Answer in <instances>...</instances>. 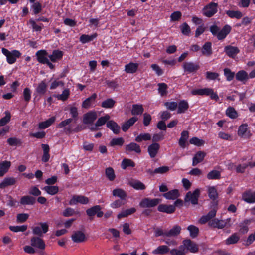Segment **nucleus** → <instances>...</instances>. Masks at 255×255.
Segmentation results:
<instances>
[{"instance_id":"nucleus-1","label":"nucleus","mask_w":255,"mask_h":255,"mask_svg":"<svg viewBox=\"0 0 255 255\" xmlns=\"http://www.w3.org/2000/svg\"><path fill=\"white\" fill-rule=\"evenodd\" d=\"M1 52L2 54L6 57V61L9 64L14 63L17 58H19L21 55V53L18 50H13L10 51L5 48L1 49Z\"/></svg>"},{"instance_id":"nucleus-2","label":"nucleus","mask_w":255,"mask_h":255,"mask_svg":"<svg viewBox=\"0 0 255 255\" xmlns=\"http://www.w3.org/2000/svg\"><path fill=\"white\" fill-rule=\"evenodd\" d=\"M192 95L210 96L211 99L215 100L216 101L219 100V97L217 93L214 92L213 89L209 88L192 90Z\"/></svg>"},{"instance_id":"nucleus-3","label":"nucleus","mask_w":255,"mask_h":255,"mask_svg":"<svg viewBox=\"0 0 255 255\" xmlns=\"http://www.w3.org/2000/svg\"><path fill=\"white\" fill-rule=\"evenodd\" d=\"M160 202L161 199L158 198H145L141 200L139 205L143 208H152L156 206Z\"/></svg>"},{"instance_id":"nucleus-4","label":"nucleus","mask_w":255,"mask_h":255,"mask_svg":"<svg viewBox=\"0 0 255 255\" xmlns=\"http://www.w3.org/2000/svg\"><path fill=\"white\" fill-rule=\"evenodd\" d=\"M102 208L100 205H95L86 210V212L90 220L93 219V217L96 215L98 218L102 217L104 213L101 211Z\"/></svg>"},{"instance_id":"nucleus-5","label":"nucleus","mask_w":255,"mask_h":255,"mask_svg":"<svg viewBox=\"0 0 255 255\" xmlns=\"http://www.w3.org/2000/svg\"><path fill=\"white\" fill-rule=\"evenodd\" d=\"M39 226H35L32 228V233L34 235L38 236L37 237H42L43 234L46 233L49 230V226L47 223L40 222Z\"/></svg>"},{"instance_id":"nucleus-6","label":"nucleus","mask_w":255,"mask_h":255,"mask_svg":"<svg viewBox=\"0 0 255 255\" xmlns=\"http://www.w3.org/2000/svg\"><path fill=\"white\" fill-rule=\"evenodd\" d=\"M218 4L211 2L205 6L203 9V14L208 17H211L217 12Z\"/></svg>"},{"instance_id":"nucleus-7","label":"nucleus","mask_w":255,"mask_h":255,"mask_svg":"<svg viewBox=\"0 0 255 255\" xmlns=\"http://www.w3.org/2000/svg\"><path fill=\"white\" fill-rule=\"evenodd\" d=\"M30 245L40 250H44L46 247L44 240L40 237L37 236H33L31 238Z\"/></svg>"},{"instance_id":"nucleus-8","label":"nucleus","mask_w":255,"mask_h":255,"mask_svg":"<svg viewBox=\"0 0 255 255\" xmlns=\"http://www.w3.org/2000/svg\"><path fill=\"white\" fill-rule=\"evenodd\" d=\"M97 118V114L95 111H90L83 115V122L86 125L92 124Z\"/></svg>"},{"instance_id":"nucleus-9","label":"nucleus","mask_w":255,"mask_h":255,"mask_svg":"<svg viewBox=\"0 0 255 255\" xmlns=\"http://www.w3.org/2000/svg\"><path fill=\"white\" fill-rule=\"evenodd\" d=\"M231 220L230 218L227 219L226 221L222 220H218V219H212L208 222V225L212 228H217L218 229H223L226 226L227 222H229Z\"/></svg>"},{"instance_id":"nucleus-10","label":"nucleus","mask_w":255,"mask_h":255,"mask_svg":"<svg viewBox=\"0 0 255 255\" xmlns=\"http://www.w3.org/2000/svg\"><path fill=\"white\" fill-rule=\"evenodd\" d=\"M89 200L88 197L83 195H74L69 201V205H74L79 203L82 204H87Z\"/></svg>"},{"instance_id":"nucleus-11","label":"nucleus","mask_w":255,"mask_h":255,"mask_svg":"<svg viewBox=\"0 0 255 255\" xmlns=\"http://www.w3.org/2000/svg\"><path fill=\"white\" fill-rule=\"evenodd\" d=\"M125 152L127 154L134 152L137 154H140L141 152L140 146L139 144L135 142H131L125 146Z\"/></svg>"},{"instance_id":"nucleus-12","label":"nucleus","mask_w":255,"mask_h":255,"mask_svg":"<svg viewBox=\"0 0 255 255\" xmlns=\"http://www.w3.org/2000/svg\"><path fill=\"white\" fill-rule=\"evenodd\" d=\"M242 199L249 203L255 202V191L252 192L251 189H248L243 193L242 195Z\"/></svg>"},{"instance_id":"nucleus-13","label":"nucleus","mask_w":255,"mask_h":255,"mask_svg":"<svg viewBox=\"0 0 255 255\" xmlns=\"http://www.w3.org/2000/svg\"><path fill=\"white\" fill-rule=\"evenodd\" d=\"M47 55L48 52L46 50H38L35 54L38 62L43 64H45L49 60L47 57Z\"/></svg>"},{"instance_id":"nucleus-14","label":"nucleus","mask_w":255,"mask_h":255,"mask_svg":"<svg viewBox=\"0 0 255 255\" xmlns=\"http://www.w3.org/2000/svg\"><path fill=\"white\" fill-rule=\"evenodd\" d=\"M160 149V145L157 143H152L148 146L147 151L151 158L155 157Z\"/></svg>"},{"instance_id":"nucleus-15","label":"nucleus","mask_w":255,"mask_h":255,"mask_svg":"<svg viewBox=\"0 0 255 255\" xmlns=\"http://www.w3.org/2000/svg\"><path fill=\"white\" fill-rule=\"evenodd\" d=\"M224 52L229 57L234 58L236 55L240 52V50L237 47L228 45L225 47Z\"/></svg>"},{"instance_id":"nucleus-16","label":"nucleus","mask_w":255,"mask_h":255,"mask_svg":"<svg viewBox=\"0 0 255 255\" xmlns=\"http://www.w3.org/2000/svg\"><path fill=\"white\" fill-rule=\"evenodd\" d=\"M175 206L161 204L158 205L157 210L158 211L167 214H172L175 211Z\"/></svg>"},{"instance_id":"nucleus-17","label":"nucleus","mask_w":255,"mask_h":255,"mask_svg":"<svg viewBox=\"0 0 255 255\" xmlns=\"http://www.w3.org/2000/svg\"><path fill=\"white\" fill-rule=\"evenodd\" d=\"M73 121V119L69 118L67 119L64 121H62L60 123H59L56 126L57 128H61L63 127L65 128V131L66 133H71L72 130V128L70 126H68L66 127L67 126L69 125Z\"/></svg>"},{"instance_id":"nucleus-18","label":"nucleus","mask_w":255,"mask_h":255,"mask_svg":"<svg viewBox=\"0 0 255 255\" xmlns=\"http://www.w3.org/2000/svg\"><path fill=\"white\" fill-rule=\"evenodd\" d=\"M252 222V219H245L243 222H241L239 225V232L242 234H246L249 231V226Z\"/></svg>"},{"instance_id":"nucleus-19","label":"nucleus","mask_w":255,"mask_h":255,"mask_svg":"<svg viewBox=\"0 0 255 255\" xmlns=\"http://www.w3.org/2000/svg\"><path fill=\"white\" fill-rule=\"evenodd\" d=\"M189 138V132L186 130L183 131L181 133V137L179 140L178 144L180 147L185 148L188 145L187 140Z\"/></svg>"},{"instance_id":"nucleus-20","label":"nucleus","mask_w":255,"mask_h":255,"mask_svg":"<svg viewBox=\"0 0 255 255\" xmlns=\"http://www.w3.org/2000/svg\"><path fill=\"white\" fill-rule=\"evenodd\" d=\"M206 155V153L204 151H199L192 158V165L196 166L198 163L202 162Z\"/></svg>"},{"instance_id":"nucleus-21","label":"nucleus","mask_w":255,"mask_h":255,"mask_svg":"<svg viewBox=\"0 0 255 255\" xmlns=\"http://www.w3.org/2000/svg\"><path fill=\"white\" fill-rule=\"evenodd\" d=\"M162 196L168 200H175L180 197V194L179 190L175 189L164 193Z\"/></svg>"},{"instance_id":"nucleus-22","label":"nucleus","mask_w":255,"mask_h":255,"mask_svg":"<svg viewBox=\"0 0 255 255\" xmlns=\"http://www.w3.org/2000/svg\"><path fill=\"white\" fill-rule=\"evenodd\" d=\"M16 179L14 177H5L0 183V188L4 189L9 186L13 185L16 183Z\"/></svg>"},{"instance_id":"nucleus-23","label":"nucleus","mask_w":255,"mask_h":255,"mask_svg":"<svg viewBox=\"0 0 255 255\" xmlns=\"http://www.w3.org/2000/svg\"><path fill=\"white\" fill-rule=\"evenodd\" d=\"M72 240L75 243H81L85 240L86 237L84 233L80 231L74 233L71 236Z\"/></svg>"},{"instance_id":"nucleus-24","label":"nucleus","mask_w":255,"mask_h":255,"mask_svg":"<svg viewBox=\"0 0 255 255\" xmlns=\"http://www.w3.org/2000/svg\"><path fill=\"white\" fill-rule=\"evenodd\" d=\"M231 27L228 25H226L223 27L221 30L219 31L217 35L218 40H222L225 38L226 36L230 32Z\"/></svg>"},{"instance_id":"nucleus-25","label":"nucleus","mask_w":255,"mask_h":255,"mask_svg":"<svg viewBox=\"0 0 255 255\" xmlns=\"http://www.w3.org/2000/svg\"><path fill=\"white\" fill-rule=\"evenodd\" d=\"M107 127L111 129L114 133L118 134L120 131V127L118 124L113 120H110L107 122Z\"/></svg>"},{"instance_id":"nucleus-26","label":"nucleus","mask_w":255,"mask_h":255,"mask_svg":"<svg viewBox=\"0 0 255 255\" xmlns=\"http://www.w3.org/2000/svg\"><path fill=\"white\" fill-rule=\"evenodd\" d=\"M36 203V198L31 196H23L21 197L20 203L23 205H33Z\"/></svg>"},{"instance_id":"nucleus-27","label":"nucleus","mask_w":255,"mask_h":255,"mask_svg":"<svg viewBox=\"0 0 255 255\" xmlns=\"http://www.w3.org/2000/svg\"><path fill=\"white\" fill-rule=\"evenodd\" d=\"M137 120L138 118L136 117H133L128 119L122 125L121 128L122 130L124 132L127 131L130 127L133 126Z\"/></svg>"},{"instance_id":"nucleus-28","label":"nucleus","mask_w":255,"mask_h":255,"mask_svg":"<svg viewBox=\"0 0 255 255\" xmlns=\"http://www.w3.org/2000/svg\"><path fill=\"white\" fill-rule=\"evenodd\" d=\"M202 54L206 56H210L212 53V43L210 42H206L201 49Z\"/></svg>"},{"instance_id":"nucleus-29","label":"nucleus","mask_w":255,"mask_h":255,"mask_svg":"<svg viewBox=\"0 0 255 255\" xmlns=\"http://www.w3.org/2000/svg\"><path fill=\"white\" fill-rule=\"evenodd\" d=\"M63 52L59 50H54L52 51L51 55H48V57L52 62H55L62 58Z\"/></svg>"},{"instance_id":"nucleus-30","label":"nucleus","mask_w":255,"mask_h":255,"mask_svg":"<svg viewBox=\"0 0 255 255\" xmlns=\"http://www.w3.org/2000/svg\"><path fill=\"white\" fill-rule=\"evenodd\" d=\"M97 98V94L93 93L91 96L86 98L83 102L82 106L85 109L89 108L92 104L93 103Z\"/></svg>"},{"instance_id":"nucleus-31","label":"nucleus","mask_w":255,"mask_h":255,"mask_svg":"<svg viewBox=\"0 0 255 255\" xmlns=\"http://www.w3.org/2000/svg\"><path fill=\"white\" fill-rule=\"evenodd\" d=\"M182 243V245L179 247L178 250L184 252L185 255L188 251L191 252V240H184Z\"/></svg>"},{"instance_id":"nucleus-32","label":"nucleus","mask_w":255,"mask_h":255,"mask_svg":"<svg viewBox=\"0 0 255 255\" xmlns=\"http://www.w3.org/2000/svg\"><path fill=\"white\" fill-rule=\"evenodd\" d=\"M112 194L115 197H117L121 200H125L127 197L126 192L121 188H116L112 191Z\"/></svg>"},{"instance_id":"nucleus-33","label":"nucleus","mask_w":255,"mask_h":255,"mask_svg":"<svg viewBox=\"0 0 255 255\" xmlns=\"http://www.w3.org/2000/svg\"><path fill=\"white\" fill-rule=\"evenodd\" d=\"M98 36V34L95 33L91 35L82 34L80 36L79 41L82 44H85L93 40Z\"/></svg>"},{"instance_id":"nucleus-34","label":"nucleus","mask_w":255,"mask_h":255,"mask_svg":"<svg viewBox=\"0 0 255 255\" xmlns=\"http://www.w3.org/2000/svg\"><path fill=\"white\" fill-rule=\"evenodd\" d=\"M138 66V63L130 62L125 65V71L127 73H134L137 71Z\"/></svg>"},{"instance_id":"nucleus-35","label":"nucleus","mask_w":255,"mask_h":255,"mask_svg":"<svg viewBox=\"0 0 255 255\" xmlns=\"http://www.w3.org/2000/svg\"><path fill=\"white\" fill-rule=\"evenodd\" d=\"M56 117L52 116L45 121L40 122L38 128L40 129H45L50 126L55 121Z\"/></svg>"},{"instance_id":"nucleus-36","label":"nucleus","mask_w":255,"mask_h":255,"mask_svg":"<svg viewBox=\"0 0 255 255\" xmlns=\"http://www.w3.org/2000/svg\"><path fill=\"white\" fill-rule=\"evenodd\" d=\"M181 228L179 225H175L169 231H166V237H176L181 232Z\"/></svg>"},{"instance_id":"nucleus-37","label":"nucleus","mask_w":255,"mask_h":255,"mask_svg":"<svg viewBox=\"0 0 255 255\" xmlns=\"http://www.w3.org/2000/svg\"><path fill=\"white\" fill-rule=\"evenodd\" d=\"M11 166V162L4 161L0 163V177L3 176L6 173Z\"/></svg>"},{"instance_id":"nucleus-38","label":"nucleus","mask_w":255,"mask_h":255,"mask_svg":"<svg viewBox=\"0 0 255 255\" xmlns=\"http://www.w3.org/2000/svg\"><path fill=\"white\" fill-rule=\"evenodd\" d=\"M47 84L44 81L39 83L35 89L36 92L40 96L44 95L47 90Z\"/></svg>"},{"instance_id":"nucleus-39","label":"nucleus","mask_w":255,"mask_h":255,"mask_svg":"<svg viewBox=\"0 0 255 255\" xmlns=\"http://www.w3.org/2000/svg\"><path fill=\"white\" fill-rule=\"evenodd\" d=\"M169 248L166 245L158 246L156 249L152 251V253L155 255H165L169 251Z\"/></svg>"},{"instance_id":"nucleus-40","label":"nucleus","mask_w":255,"mask_h":255,"mask_svg":"<svg viewBox=\"0 0 255 255\" xmlns=\"http://www.w3.org/2000/svg\"><path fill=\"white\" fill-rule=\"evenodd\" d=\"M116 104V101L112 98H108L103 101L101 103V107L106 109L113 108Z\"/></svg>"},{"instance_id":"nucleus-41","label":"nucleus","mask_w":255,"mask_h":255,"mask_svg":"<svg viewBox=\"0 0 255 255\" xmlns=\"http://www.w3.org/2000/svg\"><path fill=\"white\" fill-rule=\"evenodd\" d=\"M7 142L11 146H20L23 144L22 140L16 137L9 138Z\"/></svg>"},{"instance_id":"nucleus-42","label":"nucleus","mask_w":255,"mask_h":255,"mask_svg":"<svg viewBox=\"0 0 255 255\" xmlns=\"http://www.w3.org/2000/svg\"><path fill=\"white\" fill-rule=\"evenodd\" d=\"M144 111L142 105L133 104L131 110V114L132 115H141Z\"/></svg>"},{"instance_id":"nucleus-43","label":"nucleus","mask_w":255,"mask_h":255,"mask_svg":"<svg viewBox=\"0 0 255 255\" xmlns=\"http://www.w3.org/2000/svg\"><path fill=\"white\" fill-rule=\"evenodd\" d=\"M240 240V237L237 233H234L225 240L226 245L234 244L237 243Z\"/></svg>"},{"instance_id":"nucleus-44","label":"nucleus","mask_w":255,"mask_h":255,"mask_svg":"<svg viewBox=\"0 0 255 255\" xmlns=\"http://www.w3.org/2000/svg\"><path fill=\"white\" fill-rule=\"evenodd\" d=\"M136 212V209L134 207L126 209L120 213L117 217L118 219L127 217L128 215H131Z\"/></svg>"},{"instance_id":"nucleus-45","label":"nucleus","mask_w":255,"mask_h":255,"mask_svg":"<svg viewBox=\"0 0 255 255\" xmlns=\"http://www.w3.org/2000/svg\"><path fill=\"white\" fill-rule=\"evenodd\" d=\"M188 104L186 101H181L178 104L177 113L178 114L184 113L188 109Z\"/></svg>"},{"instance_id":"nucleus-46","label":"nucleus","mask_w":255,"mask_h":255,"mask_svg":"<svg viewBox=\"0 0 255 255\" xmlns=\"http://www.w3.org/2000/svg\"><path fill=\"white\" fill-rule=\"evenodd\" d=\"M110 116L108 114L105 115L104 116L101 117L95 123V127H100L107 124V122L110 121Z\"/></svg>"},{"instance_id":"nucleus-47","label":"nucleus","mask_w":255,"mask_h":255,"mask_svg":"<svg viewBox=\"0 0 255 255\" xmlns=\"http://www.w3.org/2000/svg\"><path fill=\"white\" fill-rule=\"evenodd\" d=\"M158 87V91L161 96H164L167 94L168 86L164 83H159L157 84Z\"/></svg>"},{"instance_id":"nucleus-48","label":"nucleus","mask_w":255,"mask_h":255,"mask_svg":"<svg viewBox=\"0 0 255 255\" xmlns=\"http://www.w3.org/2000/svg\"><path fill=\"white\" fill-rule=\"evenodd\" d=\"M227 15L231 18L240 19L243 16L242 13L238 10H228L226 11Z\"/></svg>"},{"instance_id":"nucleus-49","label":"nucleus","mask_w":255,"mask_h":255,"mask_svg":"<svg viewBox=\"0 0 255 255\" xmlns=\"http://www.w3.org/2000/svg\"><path fill=\"white\" fill-rule=\"evenodd\" d=\"M135 166V163L131 159L127 158L124 159L121 164V167L123 169H126L128 167H134Z\"/></svg>"},{"instance_id":"nucleus-50","label":"nucleus","mask_w":255,"mask_h":255,"mask_svg":"<svg viewBox=\"0 0 255 255\" xmlns=\"http://www.w3.org/2000/svg\"><path fill=\"white\" fill-rule=\"evenodd\" d=\"M151 139V136L149 133H141L135 137V141L137 142H140L142 141H148Z\"/></svg>"},{"instance_id":"nucleus-51","label":"nucleus","mask_w":255,"mask_h":255,"mask_svg":"<svg viewBox=\"0 0 255 255\" xmlns=\"http://www.w3.org/2000/svg\"><path fill=\"white\" fill-rule=\"evenodd\" d=\"M43 189L49 194L54 195L59 191V188L57 186H46Z\"/></svg>"},{"instance_id":"nucleus-52","label":"nucleus","mask_w":255,"mask_h":255,"mask_svg":"<svg viewBox=\"0 0 255 255\" xmlns=\"http://www.w3.org/2000/svg\"><path fill=\"white\" fill-rule=\"evenodd\" d=\"M130 186L137 190H143L146 188L145 185L139 180H136L130 183Z\"/></svg>"},{"instance_id":"nucleus-53","label":"nucleus","mask_w":255,"mask_h":255,"mask_svg":"<svg viewBox=\"0 0 255 255\" xmlns=\"http://www.w3.org/2000/svg\"><path fill=\"white\" fill-rule=\"evenodd\" d=\"M29 22L31 24L33 31L40 32L44 27V25L42 23H40L39 25H38L32 19H30L29 20Z\"/></svg>"},{"instance_id":"nucleus-54","label":"nucleus","mask_w":255,"mask_h":255,"mask_svg":"<svg viewBox=\"0 0 255 255\" xmlns=\"http://www.w3.org/2000/svg\"><path fill=\"white\" fill-rule=\"evenodd\" d=\"M226 115L231 119H235L238 116L237 112L234 108L229 107L226 111Z\"/></svg>"},{"instance_id":"nucleus-55","label":"nucleus","mask_w":255,"mask_h":255,"mask_svg":"<svg viewBox=\"0 0 255 255\" xmlns=\"http://www.w3.org/2000/svg\"><path fill=\"white\" fill-rule=\"evenodd\" d=\"M124 139L122 137L113 138L110 142L111 146H122L124 143Z\"/></svg>"},{"instance_id":"nucleus-56","label":"nucleus","mask_w":255,"mask_h":255,"mask_svg":"<svg viewBox=\"0 0 255 255\" xmlns=\"http://www.w3.org/2000/svg\"><path fill=\"white\" fill-rule=\"evenodd\" d=\"M207 177L209 180L219 179L221 178L220 172L217 170H212L208 173Z\"/></svg>"},{"instance_id":"nucleus-57","label":"nucleus","mask_w":255,"mask_h":255,"mask_svg":"<svg viewBox=\"0 0 255 255\" xmlns=\"http://www.w3.org/2000/svg\"><path fill=\"white\" fill-rule=\"evenodd\" d=\"M105 174L107 178L111 181L115 179V174L114 169L112 167H108L105 170Z\"/></svg>"},{"instance_id":"nucleus-58","label":"nucleus","mask_w":255,"mask_h":255,"mask_svg":"<svg viewBox=\"0 0 255 255\" xmlns=\"http://www.w3.org/2000/svg\"><path fill=\"white\" fill-rule=\"evenodd\" d=\"M236 78L238 81H243L248 79V74L244 70L239 71L236 74Z\"/></svg>"},{"instance_id":"nucleus-59","label":"nucleus","mask_w":255,"mask_h":255,"mask_svg":"<svg viewBox=\"0 0 255 255\" xmlns=\"http://www.w3.org/2000/svg\"><path fill=\"white\" fill-rule=\"evenodd\" d=\"M5 116L0 119V126H4L6 125L10 120L11 114L9 111L5 112Z\"/></svg>"},{"instance_id":"nucleus-60","label":"nucleus","mask_w":255,"mask_h":255,"mask_svg":"<svg viewBox=\"0 0 255 255\" xmlns=\"http://www.w3.org/2000/svg\"><path fill=\"white\" fill-rule=\"evenodd\" d=\"M208 195L210 198L213 201L215 200L218 198V194L215 187H210L209 188Z\"/></svg>"},{"instance_id":"nucleus-61","label":"nucleus","mask_w":255,"mask_h":255,"mask_svg":"<svg viewBox=\"0 0 255 255\" xmlns=\"http://www.w3.org/2000/svg\"><path fill=\"white\" fill-rule=\"evenodd\" d=\"M10 231L13 232H24L27 229V225L22 226H10L9 227Z\"/></svg>"},{"instance_id":"nucleus-62","label":"nucleus","mask_w":255,"mask_h":255,"mask_svg":"<svg viewBox=\"0 0 255 255\" xmlns=\"http://www.w3.org/2000/svg\"><path fill=\"white\" fill-rule=\"evenodd\" d=\"M33 4L31 5V8L33 10V13L34 14H38L41 12L42 10V5L39 2H36L32 3Z\"/></svg>"},{"instance_id":"nucleus-63","label":"nucleus","mask_w":255,"mask_h":255,"mask_svg":"<svg viewBox=\"0 0 255 255\" xmlns=\"http://www.w3.org/2000/svg\"><path fill=\"white\" fill-rule=\"evenodd\" d=\"M224 74L228 81L232 80L235 76V73L232 72L231 69L228 68H225L224 69Z\"/></svg>"},{"instance_id":"nucleus-64","label":"nucleus","mask_w":255,"mask_h":255,"mask_svg":"<svg viewBox=\"0 0 255 255\" xmlns=\"http://www.w3.org/2000/svg\"><path fill=\"white\" fill-rule=\"evenodd\" d=\"M70 95V91L68 89H64L62 93L60 95H54L55 97H57L59 100H61L62 101L66 100Z\"/></svg>"}]
</instances>
